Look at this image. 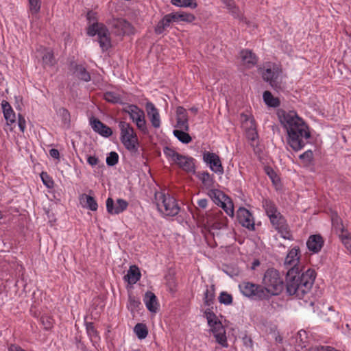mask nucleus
<instances>
[{
  "label": "nucleus",
  "instance_id": "1",
  "mask_svg": "<svg viewBox=\"0 0 351 351\" xmlns=\"http://www.w3.org/2000/svg\"><path fill=\"white\" fill-rule=\"evenodd\" d=\"M300 251L298 246L289 250L284 265L288 269L286 291L289 295H295L301 300L309 293L315 279V272L308 269L300 274L297 267L300 263Z\"/></svg>",
  "mask_w": 351,
  "mask_h": 351
},
{
  "label": "nucleus",
  "instance_id": "2",
  "mask_svg": "<svg viewBox=\"0 0 351 351\" xmlns=\"http://www.w3.org/2000/svg\"><path fill=\"white\" fill-rule=\"evenodd\" d=\"M279 120L287 134L288 145L295 152L303 149L310 143L311 132L308 125L295 111L278 113Z\"/></svg>",
  "mask_w": 351,
  "mask_h": 351
},
{
  "label": "nucleus",
  "instance_id": "3",
  "mask_svg": "<svg viewBox=\"0 0 351 351\" xmlns=\"http://www.w3.org/2000/svg\"><path fill=\"white\" fill-rule=\"evenodd\" d=\"M285 289L283 276L274 268L266 270L262 280L261 289L265 295V300L280 295Z\"/></svg>",
  "mask_w": 351,
  "mask_h": 351
},
{
  "label": "nucleus",
  "instance_id": "4",
  "mask_svg": "<svg viewBox=\"0 0 351 351\" xmlns=\"http://www.w3.org/2000/svg\"><path fill=\"white\" fill-rule=\"evenodd\" d=\"M204 315L207 320L209 332L213 334L217 343L223 348H228L226 332L221 320L216 314L209 308H205L203 311Z\"/></svg>",
  "mask_w": 351,
  "mask_h": 351
},
{
  "label": "nucleus",
  "instance_id": "5",
  "mask_svg": "<svg viewBox=\"0 0 351 351\" xmlns=\"http://www.w3.org/2000/svg\"><path fill=\"white\" fill-rule=\"evenodd\" d=\"M163 153L171 164L178 165L187 173H195V160L193 158L180 154L169 147H165L163 149Z\"/></svg>",
  "mask_w": 351,
  "mask_h": 351
},
{
  "label": "nucleus",
  "instance_id": "6",
  "mask_svg": "<svg viewBox=\"0 0 351 351\" xmlns=\"http://www.w3.org/2000/svg\"><path fill=\"white\" fill-rule=\"evenodd\" d=\"M155 202L158 211L163 215L173 217L180 212V208L176 199L169 193L156 192Z\"/></svg>",
  "mask_w": 351,
  "mask_h": 351
},
{
  "label": "nucleus",
  "instance_id": "7",
  "mask_svg": "<svg viewBox=\"0 0 351 351\" xmlns=\"http://www.w3.org/2000/svg\"><path fill=\"white\" fill-rule=\"evenodd\" d=\"M120 130V140L125 148L130 152H136L138 147L137 134L130 123L120 121L118 123Z\"/></svg>",
  "mask_w": 351,
  "mask_h": 351
},
{
  "label": "nucleus",
  "instance_id": "8",
  "mask_svg": "<svg viewBox=\"0 0 351 351\" xmlns=\"http://www.w3.org/2000/svg\"><path fill=\"white\" fill-rule=\"evenodd\" d=\"M87 34L95 38L94 40L99 43L102 51H106L111 47V40L108 29L104 23H92L87 28Z\"/></svg>",
  "mask_w": 351,
  "mask_h": 351
},
{
  "label": "nucleus",
  "instance_id": "9",
  "mask_svg": "<svg viewBox=\"0 0 351 351\" xmlns=\"http://www.w3.org/2000/svg\"><path fill=\"white\" fill-rule=\"evenodd\" d=\"M123 111L128 114L130 119L135 123L138 130L143 134L149 132L144 111L136 105L129 104L123 108Z\"/></svg>",
  "mask_w": 351,
  "mask_h": 351
},
{
  "label": "nucleus",
  "instance_id": "10",
  "mask_svg": "<svg viewBox=\"0 0 351 351\" xmlns=\"http://www.w3.org/2000/svg\"><path fill=\"white\" fill-rule=\"evenodd\" d=\"M208 195L216 205L223 208L229 217L234 216L233 202L223 191L219 189H210L208 191Z\"/></svg>",
  "mask_w": 351,
  "mask_h": 351
},
{
  "label": "nucleus",
  "instance_id": "11",
  "mask_svg": "<svg viewBox=\"0 0 351 351\" xmlns=\"http://www.w3.org/2000/svg\"><path fill=\"white\" fill-rule=\"evenodd\" d=\"M239 289L243 295L252 300H265L261 285L249 281H243L239 285Z\"/></svg>",
  "mask_w": 351,
  "mask_h": 351
},
{
  "label": "nucleus",
  "instance_id": "12",
  "mask_svg": "<svg viewBox=\"0 0 351 351\" xmlns=\"http://www.w3.org/2000/svg\"><path fill=\"white\" fill-rule=\"evenodd\" d=\"M269 219L272 226L278 231L282 238L289 241L293 239L287 221L280 212L270 216Z\"/></svg>",
  "mask_w": 351,
  "mask_h": 351
},
{
  "label": "nucleus",
  "instance_id": "13",
  "mask_svg": "<svg viewBox=\"0 0 351 351\" xmlns=\"http://www.w3.org/2000/svg\"><path fill=\"white\" fill-rule=\"evenodd\" d=\"M240 121L241 128L245 130L246 136L252 142L258 138V133L255 120L252 114L247 113H241L240 114Z\"/></svg>",
  "mask_w": 351,
  "mask_h": 351
},
{
  "label": "nucleus",
  "instance_id": "14",
  "mask_svg": "<svg viewBox=\"0 0 351 351\" xmlns=\"http://www.w3.org/2000/svg\"><path fill=\"white\" fill-rule=\"evenodd\" d=\"M206 223L208 228L213 230H221L228 226V219L220 210L213 211L207 215Z\"/></svg>",
  "mask_w": 351,
  "mask_h": 351
},
{
  "label": "nucleus",
  "instance_id": "15",
  "mask_svg": "<svg viewBox=\"0 0 351 351\" xmlns=\"http://www.w3.org/2000/svg\"><path fill=\"white\" fill-rule=\"evenodd\" d=\"M202 159L213 172L219 176L223 174L224 169L221 159L217 154L206 151L203 153Z\"/></svg>",
  "mask_w": 351,
  "mask_h": 351
},
{
  "label": "nucleus",
  "instance_id": "16",
  "mask_svg": "<svg viewBox=\"0 0 351 351\" xmlns=\"http://www.w3.org/2000/svg\"><path fill=\"white\" fill-rule=\"evenodd\" d=\"M281 73V69L274 64H269L262 72L263 80L268 82L271 86H276L278 79Z\"/></svg>",
  "mask_w": 351,
  "mask_h": 351
},
{
  "label": "nucleus",
  "instance_id": "17",
  "mask_svg": "<svg viewBox=\"0 0 351 351\" xmlns=\"http://www.w3.org/2000/svg\"><path fill=\"white\" fill-rule=\"evenodd\" d=\"M107 212L110 215H119L127 210L128 202L121 198L117 199L116 202L112 198L108 197L106 202Z\"/></svg>",
  "mask_w": 351,
  "mask_h": 351
},
{
  "label": "nucleus",
  "instance_id": "18",
  "mask_svg": "<svg viewBox=\"0 0 351 351\" xmlns=\"http://www.w3.org/2000/svg\"><path fill=\"white\" fill-rule=\"evenodd\" d=\"M146 111L148 119L150 121L152 126L154 129L160 128L161 125V119L159 110L156 108L155 105L152 102H147Z\"/></svg>",
  "mask_w": 351,
  "mask_h": 351
},
{
  "label": "nucleus",
  "instance_id": "19",
  "mask_svg": "<svg viewBox=\"0 0 351 351\" xmlns=\"http://www.w3.org/2000/svg\"><path fill=\"white\" fill-rule=\"evenodd\" d=\"M90 125L92 129L96 133H98L99 135L104 137H109L112 135V131L110 128L103 123L99 119L91 117L89 120Z\"/></svg>",
  "mask_w": 351,
  "mask_h": 351
},
{
  "label": "nucleus",
  "instance_id": "20",
  "mask_svg": "<svg viewBox=\"0 0 351 351\" xmlns=\"http://www.w3.org/2000/svg\"><path fill=\"white\" fill-rule=\"evenodd\" d=\"M324 244V239L320 234L311 235L306 241L307 248L312 254H317L319 252Z\"/></svg>",
  "mask_w": 351,
  "mask_h": 351
},
{
  "label": "nucleus",
  "instance_id": "21",
  "mask_svg": "<svg viewBox=\"0 0 351 351\" xmlns=\"http://www.w3.org/2000/svg\"><path fill=\"white\" fill-rule=\"evenodd\" d=\"M240 223L249 230L254 229V222L251 213L245 208H241L239 212Z\"/></svg>",
  "mask_w": 351,
  "mask_h": 351
},
{
  "label": "nucleus",
  "instance_id": "22",
  "mask_svg": "<svg viewBox=\"0 0 351 351\" xmlns=\"http://www.w3.org/2000/svg\"><path fill=\"white\" fill-rule=\"evenodd\" d=\"M1 108L4 119L8 125H12L16 122V114L10 104L5 100L1 102Z\"/></svg>",
  "mask_w": 351,
  "mask_h": 351
},
{
  "label": "nucleus",
  "instance_id": "23",
  "mask_svg": "<svg viewBox=\"0 0 351 351\" xmlns=\"http://www.w3.org/2000/svg\"><path fill=\"white\" fill-rule=\"evenodd\" d=\"M143 302L147 310L152 313H156L158 303L156 295L152 291H147L143 298Z\"/></svg>",
  "mask_w": 351,
  "mask_h": 351
},
{
  "label": "nucleus",
  "instance_id": "24",
  "mask_svg": "<svg viewBox=\"0 0 351 351\" xmlns=\"http://www.w3.org/2000/svg\"><path fill=\"white\" fill-rule=\"evenodd\" d=\"M140 278L141 273L138 267L136 265L130 266L126 275L124 276L125 280L130 285L136 284Z\"/></svg>",
  "mask_w": 351,
  "mask_h": 351
},
{
  "label": "nucleus",
  "instance_id": "25",
  "mask_svg": "<svg viewBox=\"0 0 351 351\" xmlns=\"http://www.w3.org/2000/svg\"><path fill=\"white\" fill-rule=\"evenodd\" d=\"M191 22L194 17L193 16H188L186 14H180L178 13H173L166 15L160 22Z\"/></svg>",
  "mask_w": 351,
  "mask_h": 351
},
{
  "label": "nucleus",
  "instance_id": "26",
  "mask_svg": "<svg viewBox=\"0 0 351 351\" xmlns=\"http://www.w3.org/2000/svg\"><path fill=\"white\" fill-rule=\"evenodd\" d=\"M240 56L243 64L247 67H251L255 65L257 62L256 56L250 50H242Z\"/></svg>",
  "mask_w": 351,
  "mask_h": 351
},
{
  "label": "nucleus",
  "instance_id": "27",
  "mask_svg": "<svg viewBox=\"0 0 351 351\" xmlns=\"http://www.w3.org/2000/svg\"><path fill=\"white\" fill-rule=\"evenodd\" d=\"M80 201L81 204L85 202V204L83 205V206L92 211H96L98 208L97 202L93 196L84 193L82 194L80 196Z\"/></svg>",
  "mask_w": 351,
  "mask_h": 351
},
{
  "label": "nucleus",
  "instance_id": "28",
  "mask_svg": "<svg viewBox=\"0 0 351 351\" xmlns=\"http://www.w3.org/2000/svg\"><path fill=\"white\" fill-rule=\"evenodd\" d=\"M262 206L268 217L279 212L274 202L269 199L264 198L262 201Z\"/></svg>",
  "mask_w": 351,
  "mask_h": 351
},
{
  "label": "nucleus",
  "instance_id": "29",
  "mask_svg": "<svg viewBox=\"0 0 351 351\" xmlns=\"http://www.w3.org/2000/svg\"><path fill=\"white\" fill-rule=\"evenodd\" d=\"M42 61L44 67H51L55 64L56 60L54 59L53 52L51 49H44L43 51Z\"/></svg>",
  "mask_w": 351,
  "mask_h": 351
},
{
  "label": "nucleus",
  "instance_id": "30",
  "mask_svg": "<svg viewBox=\"0 0 351 351\" xmlns=\"http://www.w3.org/2000/svg\"><path fill=\"white\" fill-rule=\"evenodd\" d=\"M73 73L77 78L84 82H89L90 80V75L86 69L81 64H75L74 66Z\"/></svg>",
  "mask_w": 351,
  "mask_h": 351
},
{
  "label": "nucleus",
  "instance_id": "31",
  "mask_svg": "<svg viewBox=\"0 0 351 351\" xmlns=\"http://www.w3.org/2000/svg\"><path fill=\"white\" fill-rule=\"evenodd\" d=\"M196 176L206 188L212 186L214 183L213 176L208 171H199Z\"/></svg>",
  "mask_w": 351,
  "mask_h": 351
},
{
  "label": "nucleus",
  "instance_id": "32",
  "mask_svg": "<svg viewBox=\"0 0 351 351\" xmlns=\"http://www.w3.org/2000/svg\"><path fill=\"white\" fill-rule=\"evenodd\" d=\"M263 101L269 107L276 108L279 106L280 101L274 97L269 91H265L263 95Z\"/></svg>",
  "mask_w": 351,
  "mask_h": 351
},
{
  "label": "nucleus",
  "instance_id": "33",
  "mask_svg": "<svg viewBox=\"0 0 351 351\" xmlns=\"http://www.w3.org/2000/svg\"><path fill=\"white\" fill-rule=\"evenodd\" d=\"M204 295V304L206 306V308L213 311V304L215 298L214 290L206 289Z\"/></svg>",
  "mask_w": 351,
  "mask_h": 351
},
{
  "label": "nucleus",
  "instance_id": "34",
  "mask_svg": "<svg viewBox=\"0 0 351 351\" xmlns=\"http://www.w3.org/2000/svg\"><path fill=\"white\" fill-rule=\"evenodd\" d=\"M104 98L108 102H110L112 104H121L122 103V97L117 92L114 91H107L104 94Z\"/></svg>",
  "mask_w": 351,
  "mask_h": 351
},
{
  "label": "nucleus",
  "instance_id": "35",
  "mask_svg": "<svg viewBox=\"0 0 351 351\" xmlns=\"http://www.w3.org/2000/svg\"><path fill=\"white\" fill-rule=\"evenodd\" d=\"M173 134L182 143L188 144L192 141L191 136L184 130H174Z\"/></svg>",
  "mask_w": 351,
  "mask_h": 351
},
{
  "label": "nucleus",
  "instance_id": "36",
  "mask_svg": "<svg viewBox=\"0 0 351 351\" xmlns=\"http://www.w3.org/2000/svg\"><path fill=\"white\" fill-rule=\"evenodd\" d=\"M141 303L140 299L134 295H129L128 302V308L132 313H134L139 308Z\"/></svg>",
  "mask_w": 351,
  "mask_h": 351
},
{
  "label": "nucleus",
  "instance_id": "37",
  "mask_svg": "<svg viewBox=\"0 0 351 351\" xmlns=\"http://www.w3.org/2000/svg\"><path fill=\"white\" fill-rule=\"evenodd\" d=\"M172 5L177 7L195 8L197 7L196 0H171Z\"/></svg>",
  "mask_w": 351,
  "mask_h": 351
},
{
  "label": "nucleus",
  "instance_id": "38",
  "mask_svg": "<svg viewBox=\"0 0 351 351\" xmlns=\"http://www.w3.org/2000/svg\"><path fill=\"white\" fill-rule=\"evenodd\" d=\"M134 331L139 339L146 338L148 335L147 327L143 324H137L134 328Z\"/></svg>",
  "mask_w": 351,
  "mask_h": 351
},
{
  "label": "nucleus",
  "instance_id": "39",
  "mask_svg": "<svg viewBox=\"0 0 351 351\" xmlns=\"http://www.w3.org/2000/svg\"><path fill=\"white\" fill-rule=\"evenodd\" d=\"M176 127L185 131L189 130L188 116L176 117Z\"/></svg>",
  "mask_w": 351,
  "mask_h": 351
},
{
  "label": "nucleus",
  "instance_id": "40",
  "mask_svg": "<svg viewBox=\"0 0 351 351\" xmlns=\"http://www.w3.org/2000/svg\"><path fill=\"white\" fill-rule=\"evenodd\" d=\"M218 299L219 302L224 305H230L233 300L232 295L226 291H222Z\"/></svg>",
  "mask_w": 351,
  "mask_h": 351
},
{
  "label": "nucleus",
  "instance_id": "41",
  "mask_svg": "<svg viewBox=\"0 0 351 351\" xmlns=\"http://www.w3.org/2000/svg\"><path fill=\"white\" fill-rule=\"evenodd\" d=\"M29 10L32 14H37L40 9V0H28Z\"/></svg>",
  "mask_w": 351,
  "mask_h": 351
},
{
  "label": "nucleus",
  "instance_id": "42",
  "mask_svg": "<svg viewBox=\"0 0 351 351\" xmlns=\"http://www.w3.org/2000/svg\"><path fill=\"white\" fill-rule=\"evenodd\" d=\"M119 161V155L115 152H111L106 157V164L108 166L112 167L117 164Z\"/></svg>",
  "mask_w": 351,
  "mask_h": 351
},
{
  "label": "nucleus",
  "instance_id": "43",
  "mask_svg": "<svg viewBox=\"0 0 351 351\" xmlns=\"http://www.w3.org/2000/svg\"><path fill=\"white\" fill-rule=\"evenodd\" d=\"M40 321L45 330H50L53 326V319L49 316H42Z\"/></svg>",
  "mask_w": 351,
  "mask_h": 351
},
{
  "label": "nucleus",
  "instance_id": "44",
  "mask_svg": "<svg viewBox=\"0 0 351 351\" xmlns=\"http://www.w3.org/2000/svg\"><path fill=\"white\" fill-rule=\"evenodd\" d=\"M40 178L44 185L47 188H52L53 186V181L51 178L46 172H42Z\"/></svg>",
  "mask_w": 351,
  "mask_h": 351
},
{
  "label": "nucleus",
  "instance_id": "45",
  "mask_svg": "<svg viewBox=\"0 0 351 351\" xmlns=\"http://www.w3.org/2000/svg\"><path fill=\"white\" fill-rule=\"evenodd\" d=\"M222 2L225 4L226 8L231 12L233 14H237L239 11V8L235 6L234 2L233 0H221Z\"/></svg>",
  "mask_w": 351,
  "mask_h": 351
},
{
  "label": "nucleus",
  "instance_id": "46",
  "mask_svg": "<svg viewBox=\"0 0 351 351\" xmlns=\"http://www.w3.org/2000/svg\"><path fill=\"white\" fill-rule=\"evenodd\" d=\"M86 330L88 335L90 337H96L97 336V332L94 326L93 323L86 322Z\"/></svg>",
  "mask_w": 351,
  "mask_h": 351
},
{
  "label": "nucleus",
  "instance_id": "47",
  "mask_svg": "<svg viewBox=\"0 0 351 351\" xmlns=\"http://www.w3.org/2000/svg\"><path fill=\"white\" fill-rule=\"evenodd\" d=\"M300 158L307 162H311L313 158V152L310 149L304 152L303 154L300 155Z\"/></svg>",
  "mask_w": 351,
  "mask_h": 351
},
{
  "label": "nucleus",
  "instance_id": "48",
  "mask_svg": "<svg viewBox=\"0 0 351 351\" xmlns=\"http://www.w3.org/2000/svg\"><path fill=\"white\" fill-rule=\"evenodd\" d=\"M341 239L345 247L351 254V238L348 235L342 234Z\"/></svg>",
  "mask_w": 351,
  "mask_h": 351
},
{
  "label": "nucleus",
  "instance_id": "49",
  "mask_svg": "<svg viewBox=\"0 0 351 351\" xmlns=\"http://www.w3.org/2000/svg\"><path fill=\"white\" fill-rule=\"evenodd\" d=\"M58 113L64 123H69L70 121V114L66 109L60 108Z\"/></svg>",
  "mask_w": 351,
  "mask_h": 351
},
{
  "label": "nucleus",
  "instance_id": "50",
  "mask_svg": "<svg viewBox=\"0 0 351 351\" xmlns=\"http://www.w3.org/2000/svg\"><path fill=\"white\" fill-rule=\"evenodd\" d=\"M170 26V23H158L155 27V32L158 34H162L164 30Z\"/></svg>",
  "mask_w": 351,
  "mask_h": 351
},
{
  "label": "nucleus",
  "instance_id": "51",
  "mask_svg": "<svg viewBox=\"0 0 351 351\" xmlns=\"http://www.w3.org/2000/svg\"><path fill=\"white\" fill-rule=\"evenodd\" d=\"M18 125L20 130L23 132L26 128V121L23 117L21 114H19L18 117Z\"/></svg>",
  "mask_w": 351,
  "mask_h": 351
},
{
  "label": "nucleus",
  "instance_id": "52",
  "mask_svg": "<svg viewBox=\"0 0 351 351\" xmlns=\"http://www.w3.org/2000/svg\"><path fill=\"white\" fill-rule=\"evenodd\" d=\"M86 19L88 22H97V14L96 12L90 10L88 11L86 14Z\"/></svg>",
  "mask_w": 351,
  "mask_h": 351
},
{
  "label": "nucleus",
  "instance_id": "53",
  "mask_svg": "<svg viewBox=\"0 0 351 351\" xmlns=\"http://www.w3.org/2000/svg\"><path fill=\"white\" fill-rule=\"evenodd\" d=\"M99 159L95 156H89L87 158V162L92 167L97 165Z\"/></svg>",
  "mask_w": 351,
  "mask_h": 351
},
{
  "label": "nucleus",
  "instance_id": "54",
  "mask_svg": "<svg viewBox=\"0 0 351 351\" xmlns=\"http://www.w3.org/2000/svg\"><path fill=\"white\" fill-rule=\"evenodd\" d=\"M265 171L269 178L272 180V182H274L275 179L277 178V175L275 173V171L270 167L266 168Z\"/></svg>",
  "mask_w": 351,
  "mask_h": 351
},
{
  "label": "nucleus",
  "instance_id": "55",
  "mask_svg": "<svg viewBox=\"0 0 351 351\" xmlns=\"http://www.w3.org/2000/svg\"><path fill=\"white\" fill-rule=\"evenodd\" d=\"M208 199H206V198H202V199H199L197 201V206L202 208V209H205L206 208L207 206H208Z\"/></svg>",
  "mask_w": 351,
  "mask_h": 351
},
{
  "label": "nucleus",
  "instance_id": "56",
  "mask_svg": "<svg viewBox=\"0 0 351 351\" xmlns=\"http://www.w3.org/2000/svg\"><path fill=\"white\" fill-rule=\"evenodd\" d=\"M181 116H187V113L186 110L182 107L179 106L177 108L176 110V117H181Z\"/></svg>",
  "mask_w": 351,
  "mask_h": 351
},
{
  "label": "nucleus",
  "instance_id": "57",
  "mask_svg": "<svg viewBox=\"0 0 351 351\" xmlns=\"http://www.w3.org/2000/svg\"><path fill=\"white\" fill-rule=\"evenodd\" d=\"M49 155L51 157L55 159H59L60 158V153L59 151L56 149H51L49 150Z\"/></svg>",
  "mask_w": 351,
  "mask_h": 351
},
{
  "label": "nucleus",
  "instance_id": "58",
  "mask_svg": "<svg viewBox=\"0 0 351 351\" xmlns=\"http://www.w3.org/2000/svg\"><path fill=\"white\" fill-rule=\"evenodd\" d=\"M9 351H26L24 349L21 348V347L16 346V345H10L9 348Z\"/></svg>",
  "mask_w": 351,
  "mask_h": 351
},
{
  "label": "nucleus",
  "instance_id": "59",
  "mask_svg": "<svg viewBox=\"0 0 351 351\" xmlns=\"http://www.w3.org/2000/svg\"><path fill=\"white\" fill-rule=\"evenodd\" d=\"M306 331H305V330H300V331L298 332V336H299V337H300V338L301 339V341H303V340H302V337H306Z\"/></svg>",
  "mask_w": 351,
  "mask_h": 351
},
{
  "label": "nucleus",
  "instance_id": "60",
  "mask_svg": "<svg viewBox=\"0 0 351 351\" xmlns=\"http://www.w3.org/2000/svg\"><path fill=\"white\" fill-rule=\"evenodd\" d=\"M130 25L131 23H117V27H122L123 26H125V25Z\"/></svg>",
  "mask_w": 351,
  "mask_h": 351
},
{
  "label": "nucleus",
  "instance_id": "61",
  "mask_svg": "<svg viewBox=\"0 0 351 351\" xmlns=\"http://www.w3.org/2000/svg\"><path fill=\"white\" fill-rule=\"evenodd\" d=\"M253 265H254V267L259 265V261H257V260H256V261H254V263H253Z\"/></svg>",
  "mask_w": 351,
  "mask_h": 351
},
{
  "label": "nucleus",
  "instance_id": "62",
  "mask_svg": "<svg viewBox=\"0 0 351 351\" xmlns=\"http://www.w3.org/2000/svg\"><path fill=\"white\" fill-rule=\"evenodd\" d=\"M302 346L303 347H306V345H305L304 342H302Z\"/></svg>",
  "mask_w": 351,
  "mask_h": 351
},
{
  "label": "nucleus",
  "instance_id": "63",
  "mask_svg": "<svg viewBox=\"0 0 351 351\" xmlns=\"http://www.w3.org/2000/svg\"><path fill=\"white\" fill-rule=\"evenodd\" d=\"M134 351H141L140 350H134Z\"/></svg>",
  "mask_w": 351,
  "mask_h": 351
}]
</instances>
